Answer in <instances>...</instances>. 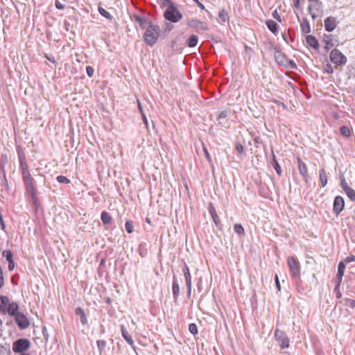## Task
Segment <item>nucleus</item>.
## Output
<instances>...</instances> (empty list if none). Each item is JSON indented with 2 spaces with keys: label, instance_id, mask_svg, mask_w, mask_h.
Segmentation results:
<instances>
[{
  "label": "nucleus",
  "instance_id": "473e14b6",
  "mask_svg": "<svg viewBox=\"0 0 355 355\" xmlns=\"http://www.w3.org/2000/svg\"><path fill=\"white\" fill-rule=\"evenodd\" d=\"M101 218L103 224L106 225L111 222L112 217L107 211H103L101 213Z\"/></svg>",
  "mask_w": 355,
  "mask_h": 355
},
{
  "label": "nucleus",
  "instance_id": "72a5a7b5",
  "mask_svg": "<svg viewBox=\"0 0 355 355\" xmlns=\"http://www.w3.org/2000/svg\"><path fill=\"white\" fill-rule=\"evenodd\" d=\"M96 344H97L98 349L99 351V354H100V355H102L103 351L105 350V349L106 347L107 343L105 340H97Z\"/></svg>",
  "mask_w": 355,
  "mask_h": 355
},
{
  "label": "nucleus",
  "instance_id": "bb28decb",
  "mask_svg": "<svg viewBox=\"0 0 355 355\" xmlns=\"http://www.w3.org/2000/svg\"><path fill=\"white\" fill-rule=\"evenodd\" d=\"M75 313L76 315H79L80 317V321L83 324H85L87 322V319L86 315L84 312V310L80 307H77L75 309Z\"/></svg>",
  "mask_w": 355,
  "mask_h": 355
},
{
  "label": "nucleus",
  "instance_id": "4c0bfd02",
  "mask_svg": "<svg viewBox=\"0 0 355 355\" xmlns=\"http://www.w3.org/2000/svg\"><path fill=\"white\" fill-rule=\"evenodd\" d=\"M125 228L128 233H132L134 230V225L132 222L130 220H127L125 223Z\"/></svg>",
  "mask_w": 355,
  "mask_h": 355
},
{
  "label": "nucleus",
  "instance_id": "864d4df0",
  "mask_svg": "<svg viewBox=\"0 0 355 355\" xmlns=\"http://www.w3.org/2000/svg\"><path fill=\"white\" fill-rule=\"evenodd\" d=\"M324 70H325V72L329 74H331L334 73V69H333L332 67L329 64H327L325 66Z\"/></svg>",
  "mask_w": 355,
  "mask_h": 355
},
{
  "label": "nucleus",
  "instance_id": "4be33fe9",
  "mask_svg": "<svg viewBox=\"0 0 355 355\" xmlns=\"http://www.w3.org/2000/svg\"><path fill=\"white\" fill-rule=\"evenodd\" d=\"M121 331L123 338L125 340V341L131 346H133L134 341L131 336L129 335L127 329H125L123 324H121Z\"/></svg>",
  "mask_w": 355,
  "mask_h": 355
},
{
  "label": "nucleus",
  "instance_id": "f03ea898",
  "mask_svg": "<svg viewBox=\"0 0 355 355\" xmlns=\"http://www.w3.org/2000/svg\"><path fill=\"white\" fill-rule=\"evenodd\" d=\"M287 263L290 269L292 279L295 280L300 279L301 266L299 261L294 257H288L287 259Z\"/></svg>",
  "mask_w": 355,
  "mask_h": 355
},
{
  "label": "nucleus",
  "instance_id": "37998d69",
  "mask_svg": "<svg viewBox=\"0 0 355 355\" xmlns=\"http://www.w3.org/2000/svg\"><path fill=\"white\" fill-rule=\"evenodd\" d=\"M3 255L6 257L8 262L12 261V253L10 250H4L3 252Z\"/></svg>",
  "mask_w": 355,
  "mask_h": 355
},
{
  "label": "nucleus",
  "instance_id": "7ed1b4c3",
  "mask_svg": "<svg viewBox=\"0 0 355 355\" xmlns=\"http://www.w3.org/2000/svg\"><path fill=\"white\" fill-rule=\"evenodd\" d=\"M311 2L312 3L308 6L307 10L311 15L312 19H314L322 15L323 4L320 0Z\"/></svg>",
  "mask_w": 355,
  "mask_h": 355
},
{
  "label": "nucleus",
  "instance_id": "052dcab7",
  "mask_svg": "<svg viewBox=\"0 0 355 355\" xmlns=\"http://www.w3.org/2000/svg\"><path fill=\"white\" fill-rule=\"evenodd\" d=\"M14 268H15V263H14L13 260H12V261H9V262H8V270L11 271V270H12Z\"/></svg>",
  "mask_w": 355,
  "mask_h": 355
},
{
  "label": "nucleus",
  "instance_id": "f3484780",
  "mask_svg": "<svg viewBox=\"0 0 355 355\" xmlns=\"http://www.w3.org/2000/svg\"><path fill=\"white\" fill-rule=\"evenodd\" d=\"M324 24L325 30L328 32L333 31L337 26L336 18L334 17H328Z\"/></svg>",
  "mask_w": 355,
  "mask_h": 355
},
{
  "label": "nucleus",
  "instance_id": "c9c22d12",
  "mask_svg": "<svg viewBox=\"0 0 355 355\" xmlns=\"http://www.w3.org/2000/svg\"><path fill=\"white\" fill-rule=\"evenodd\" d=\"M340 132L343 136L346 137H349L351 135V130L348 126H341L340 128Z\"/></svg>",
  "mask_w": 355,
  "mask_h": 355
},
{
  "label": "nucleus",
  "instance_id": "cd10ccee",
  "mask_svg": "<svg viewBox=\"0 0 355 355\" xmlns=\"http://www.w3.org/2000/svg\"><path fill=\"white\" fill-rule=\"evenodd\" d=\"M266 25L267 28L274 34L277 32L278 25L272 19H268L266 21Z\"/></svg>",
  "mask_w": 355,
  "mask_h": 355
},
{
  "label": "nucleus",
  "instance_id": "2eb2a0df",
  "mask_svg": "<svg viewBox=\"0 0 355 355\" xmlns=\"http://www.w3.org/2000/svg\"><path fill=\"white\" fill-rule=\"evenodd\" d=\"M17 152L18 155L19 162L20 166L21 168V170H26L28 169V165L26 162V158L25 153H24L22 148L20 146H17Z\"/></svg>",
  "mask_w": 355,
  "mask_h": 355
},
{
  "label": "nucleus",
  "instance_id": "3c124183",
  "mask_svg": "<svg viewBox=\"0 0 355 355\" xmlns=\"http://www.w3.org/2000/svg\"><path fill=\"white\" fill-rule=\"evenodd\" d=\"M94 69L91 66L86 67V72L89 77H92L94 75Z\"/></svg>",
  "mask_w": 355,
  "mask_h": 355
},
{
  "label": "nucleus",
  "instance_id": "4d7b16f0",
  "mask_svg": "<svg viewBox=\"0 0 355 355\" xmlns=\"http://www.w3.org/2000/svg\"><path fill=\"white\" fill-rule=\"evenodd\" d=\"M343 275H341L340 277L339 276V273H337L336 275V277H337V279H338V284L336 286V288L335 289H337L339 288L340 286V282H342V279H343Z\"/></svg>",
  "mask_w": 355,
  "mask_h": 355
},
{
  "label": "nucleus",
  "instance_id": "e2e57ef3",
  "mask_svg": "<svg viewBox=\"0 0 355 355\" xmlns=\"http://www.w3.org/2000/svg\"><path fill=\"white\" fill-rule=\"evenodd\" d=\"M293 6L295 8H299L300 7V0H293Z\"/></svg>",
  "mask_w": 355,
  "mask_h": 355
},
{
  "label": "nucleus",
  "instance_id": "6ab92c4d",
  "mask_svg": "<svg viewBox=\"0 0 355 355\" xmlns=\"http://www.w3.org/2000/svg\"><path fill=\"white\" fill-rule=\"evenodd\" d=\"M172 292L174 300H178L180 295V286L175 275L173 277Z\"/></svg>",
  "mask_w": 355,
  "mask_h": 355
},
{
  "label": "nucleus",
  "instance_id": "f704fd0d",
  "mask_svg": "<svg viewBox=\"0 0 355 355\" xmlns=\"http://www.w3.org/2000/svg\"><path fill=\"white\" fill-rule=\"evenodd\" d=\"M234 230L239 236L245 235V230L241 224H235L234 226Z\"/></svg>",
  "mask_w": 355,
  "mask_h": 355
},
{
  "label": "nucleus",
  "instance_id": "69168bd1",
  "mask_svg": "<svg viewBox=\"0 0 355 355\" xmlns=\"http://www.w3.org/2000/svg\"><path fill=\"white\" fill-rule=\"evenodd\" d=\"M138 108H139V111H140V112H141V115H142L143 114H144V111H143V110H142V107H141V103H140L139 102H138Z\"/></svg>",
  "mask_w": 355,
  "mask_h": 355
},
{
  "label": "nucleus",
  "instance_id": "20e7f679",
  "mask_svg": "<svg viewBox=\"0 0 355 355\" xmlns=\"http://www.w3.org/2000/svg\"><path fill=\"white\" fill-rule=\"evenodd\" d=\"M164 18L173 23L179 21L182 17V14L175 6L172 8H167L164 13Z\"/></svg>",
  "mask_w": 355,
  "mask_h": 355
},
{
  "label": "nucleus",
  "instance_id": "9d476101",
  "mask_svg": "<svg viewBox=\"0 0 355 355\" xmlns=\"http://www.w3.org/2000/svg\"><path fill=\"white\" fill-rule=\"evenodd\" d=\"M22 175L24 181V184L28 187L33 196H35V189L33 186V179L32 178L31 173L28 169L22 171Z\"/></svg>",
  "mask_w": 355,
  "mask_h": 355
},
{
  "label": "nucleus",
  "instance_id": "49530a36",
  "mask_svg": "<svg viewBox=\"0 0 355 355\" xmlns=\"http://www.w3.org/2000/svg\"><path fill=\"white\" fill-rule=\"evenodd\" d=\"M162 6H167V8H172L175 6L171 0H163Z\"/></svg>",
  "mask_w": 355,
  "mask_h": 355
},
{
  "label": "nucleus",
  "instance_id": "774afa93",
  "mask_svg": "<svg viewBox=\"0 0 355 355\" xmlns=\"http://www.w3.org/2000/svg\"><path fill=\"white\" fill-rule=\"evenodd\" d=\"M3 178H4V181H5L6 185L8 186V182H7V180L6 178V175H3Z\"/></svg>",
  "mask_w": 355,
  "mask_h": 355
},
{
  "label": "nucleus",
  "instance_id": "9b49d317",
  "mask_svg": "<svg viewBox=\"0 0 355 355\" xmlns=\"http://www.w3.org/2000/svg\"><path fill=\"white\" fill-rule=\"evenodd\" d=\"M184 276L185 278V282L187 288V297H190L191 293V287H192V283H191V275L190 273L189 268L188 266L186 264V263H184V266L182 268Z\"/></svg>",
  "mask_w": 355,
  "mask_h": 355
},
{
  "label": "nucleus",
  "instance_id": "de8ad7c7",
  "mask_svg": "<svg viewBox=\"0 0 355 355\" xmlns=\"http://www.w3.org/2000/svg\"><path fill=\"white\" fill-rule=\"evenodd\" d=\"M340 185H341V187H342V189H343V191H347V189L350 188V187L347 185V182H346V181H345V178H343L341 179V180H340Z\"/></svg>",
  "mask_w": 355,
  "mask_h": 355
},
{
  "label": "nucleus",
  "instance_id": "4468645a",
  "mask_svg": "<svg viewBox=\"0 0 355 355\" xmlns=\"http://www.w3.org/2000/svg\"><path fill=\"white\" fill-rule=\"evenodd\" d=\"M297 161L300 174L302 176L304 180L308 182L309 174L306 164L299 157L297 158Z\"/></svg>",
  "mask_w": 355,
  "mask_h": 355
},
{
  "label": "nucleus",
  "instance_id": "ea45409f",
  "mask_svg": "<svg viewBox=\"0 0 355 355\" xmlns=\"http://www.w3.org/2000/svg\"><path fill=\"white\" fill-rule=\"evenodd\" d=\"M345 263L343 261H340L338 266V273H339V276L344 275L345 269Z\"/></svg>",
  "mask_w": 355,
  "mask_h": 355
},
{
  "label": "nucleus",
  "instance_id": "1a4fd4ad",
  "mask_svg": "<svg viewBox=\"0 0 355 355\" xmlns=\"http://www.w3.org/2000/svg\"><path fill=\"white\" fill-rule=\"evenodd\" d=\"M15 322L21 329H25L30 325L28 318L22 312L18 313L14 316Z\"/></svg>",
  "mask_w": 355,
  "mask_h": 355
},
{
  "label": "nucleus",
  "instance_id": "a211bd4d",
  "mask_svg": "<svg viewBox=\"0 0 355 355\" xmlns=\"http://www.w3.org/2000/svg\"><path fill=\"white\" fill-rule=\"evenodd\" d=\"M208 209H209V214L211 215L215 225L218 228L220 229L222 227V224L220 221V218L216 213V211L214 207L211 204H210Z\"/></svg>",
  "mask_w": 355,
  "mask_h": 355
},
{
  "label": "nucleus",
  "instance_id": "a18cd8bd",
  "mask_svg": "<svg viewBox=\"0 0 355 355\" xmlns=\"http://www.w3.org/2000/svg\"><path fill=\"white\" fill-rule=\"evenodd\" d=\"M343 262L347 264V263H352V262H355V256L354 255H349L348 257H347Z\"/></svg>",
  "mask_w": 355,
  "mask_h": 355
},
{
  "label": "nucleus",
  "instance_id": "b1692460",
  "mask_svg": "<svg viewBox=\"0 0 355 355\" xmlns=\"http://www.w3.org/2000/svg\"><path fill=\"white\" fill-rule=\"evenodd\" d=\"M270 164L273 166V168H275V170L277 172V173L278 174V175L281 176L282 175L281 166H280V164L278 163V162L276 159V156L273 152H272V158L270 161Z\"/></svg>",
  "mask_w": 355,
  "mask_h": 355
},
{
  "label": "nucleus",
  "instance_id": "423d86ee",
  "mask_svg": "<svg viewBox=\"0 0 355 355\" xmlns=\"http://www.w3.org/2000/svg\"><path fill=\"white\" fill-rule=\"evenodd\" d=\"M330 60L338 66H343L347 63V58L337 49L331 51Z\"/></svg>",
  "mask_w": 355,
  "mask_h": 355
},
{
  "label": "nucleus",
  "instance_id": "0e129e2a",
  "mask_svg": "<svg viewBox=\"0 0 355 355\" xmlns=\"http://www.w3.org/2000/svg\"><path fill=\"white\" fill-rule=\"evenodd\" d=\"M193 1L197 3L198 6L200 9H202V10H204V9H205V6H204V5H203L202 3H200L198 0H193Z\"/></svg>",
  "mask_w": 355,
  "mask_h": 355
},
{
  "label": "nucleus",
  "instance_id": "c03bdc74",
  "mask_svg": "<svg viewBox=\"0 0 355 355\" xmlns=\"http://www.w3.org/2000/svg\"><path fill=\"white\" fill-rule=\"evenodd\" d=\"M289 67L292 69H297L296 63L293 60H289L288 58H287V60H286V67Z\"/></svg>",
  "mask_w": 355,
  "mask_h": 355
},
{
  "label": "nucleus",
  "instance_id": "338daca9",
  "mask_svg": "<svg viewBox=\"0 0 355 355\" xmlns=\"http://www.w3.org/2000/svg\"><path fill=\"white\" fill-rule=\"evenodd\" d=\"M341 296H342V294H341V293L338 291L337 292V293H336V297H337L338 298H340V297H341Z\"/></svg>",
  "mask_w": 355,
  "mask_h": 355
},
{
  "label": "nucleus",
  "instance_id": "f257e3e1",
  "mask_svg": "<svg viewBox=\"0 0 355 355\" xmlns=\"http://www.w3.org/2000/svg\"><path fill=\"white\" fill-rule=\"evenodd\" d=\"M137 20L141 22V25L144 24L148 25L144 35V40L146 44L153 46L157 42L160 35L161 30L159 26L145 19L138 18Z\"/></svg>",
  "mask_w": 355,
  "mask_h": 355
},
{
  "label": "nucleus",
  "instance_id": "603ef678",
  "mask_svg": "<svg viewBox=\"0 0 355 355\" xmlns=\"http://www.w3.org/2000/svg\"><path fill=\"white\" fill-rule=\"evenodd\" d=\"M55 8L58 10H63L65 7L63 3H62L60 1H59L58 0L55 1Z\"/></svg>",
  "mask_w": 355,
  "mask_h": 355
},
{
  "label": "nucleus",
  "instance_id": "39448f33",
  "mask_svg": "<svg viewBox=\"0 0 355 355\" xmlns=\"http://www.w3.org/2000/svg\"><path fill=\"white\" fill-rule=\"evenodd\" d=\"M275 339L281 349L288 348L290 345V339L283 331L276 329L275 331Z\"/></svg>",
  "mask_w": 355,
  "mask_h": 355
},
{
  "label": "nucleus",
  "instance_id": "393cba45",
  "mask_svg": "<svg viewBox=\"0 0 355 355\" xmlns=\"http://www.w3.org/2000/svg\"><path fill=\"white\" fill-rule=\"evenodd\" d=\"M300 28L302 33H309L311 32V26L306 18H303L300 22Z\"/></svg>",
  "mask_w": 355,
  "mask_h": 355
},
{
  "label": "nucleus",
  "instance_id": "09e8293b",
  "mask_svg": "<svg viewBox=\"0 0 355 355\" xmlns=\"http://www.w3.org/2000/svg\"><path fill=\"white\" fill-rule=\"evenodd\" d=\"M203 152L205 153V156L207 160L210 163L211 162V158L208 152V150L207 149V148L205 146H203Z\"/></svg>",
  "mask_w": 355,
  "mask_h": 355
},
{
  "label": "nucleus",
  "instance_id": "c756f323",
  "mask_svg": "<svg viewBox=\"0 0 355 355\" xmlns=\"http://www.w3.org/2000/svg\"><path fill=\"white\" fill-rule=\"evenodd\" d=\"M229 114L230 111L227 110H223L218 114V115L216 117V119L220 125L226 127L225 125H223V119H225L229 115Z\"/></svg>",
  "mask_w": 355,
  "mask_h": 355
},
{
  "label": "nucleus",
  "instance_id": "2f4dec72",
  "mask_svg": "<svg viewBox=\"0 0 355 355\" xmlns=\"http://www.w3.org/2000/svg\"><path fill=\"white\" fill-rule=\"evenodd\" d=\"M198 42V37L195 35H191L187 40V44L189 47H195Z\"/></svg>",
  "mask_w": 355,
  "mask_h": 355
},
{
  "label": "nucleus",
  "instance_id": "79ce46f5",
  "mask_svg": "<svg viewBox=\"0 0 355 355\" xmlns=\"http://www.w3.org/2000/svg\"><path fill=\"white\" fill-rule=\"evenodd\" d=\"M56 180L59 183L68 184L70 182V180L67 177L63 175L57 176Z\"/></svg>",
  "mask_w": 355,
  "mask_h": 355
},
{
  "label": "nucleus",
  "instance_id": "e433bc0d",
  "mask_svg": "<svg viewBox=\"0 0 355 355\" xmlns=\"http://www.w3.org/2000/svg\"><path fill=\"white\" fill-rule=\"evenodd\" d=\"M345 192L351 200L355 202V191L352 188L347 189Z\"/></svg>",
  "mask_w": 355,
  "mask_h": 355
},
{
  "label": "nucleus",
  "instance_id": "f8f14e48",
  "mask_svg": "<svg viewBox=\"0 0 355 355\" xmlns=\"http://www.w3.org/2000/svg\"><path fill=\"white\" fill-rule=\"evenodd\" d=\"M345 207V201L343 197L336 196L334 200L333 211L336 215H338Z\"/></svg>",
  "mask_w": 355,
  "mask_h": 355
},
{
  "label": "nucleus",
  "instance_id": "aec40b11",
  "mask_svg": "<svg viewBox=\"0 0 355 355\" xmlns=\"http://www.w3.org/2000/svg\"><path fill=\"white\" fill-rule=\"evenodd\" d=\"M19 305L16 302H11L8 304L6 309V313H8L10 316H15L18 313H19Z\"/></svg>",
  "mask_w": 355,
  "mask_h": 355
},
{
  "label": "nucleus",
  "instance_id": "ddd939ff",
  "mask_svg": "<svg viewBox=\"0 0 355 355\" xmlns=\"http://www.w3.org/2000/svg\"><path fill=\"white\" fill-rule=\"evenodd\" d=\"M274 51H275L274 57H275V61L279 65L286 67V60L288 58L283 53H282L279 48L275 47Z\"/></svg>",
  "mask_w": 355,
  "mask_h": 355
},
{
  "label": "nucleus",
  "instance_id": "5701e85b",
  "mask_svg": "<svg viewBox=\"0 0 355 355\" xmlns=\"http://www.w3.org/2000/svg\"><path fill=\"white\" fill-rule=\"evenodd\" d=\"M10 304L9 298L7 296H0V311L5 313H6V309Z\"/></svg>",
  "mask_w": 355,
  "mask_h": 355
},
{
  "label": "nucleus",
  "instance_id": "0eeeda50",
  "mask_svg": "<svg viewBox=\"0 0 355 355\" xmlns=\"http://www.w3.org/2000/svg\"><path fill=\"white\" fill-rule=\"evenodd\" d=\"M188 27L193 28L196 32L201 33L209 30L207 23L196 19H189L187 21Z\"/></svg>",
  "mask_w": 355,
  "mask_h": 355
},
{
  "label": "nucleus",
  "instance_id": "8fccbe9b",
  "mask_svg": "<svg viewBox=\"0 0 355 355\" xmlns=\"http://www.w3.org/2000/svg\"><path fill=\"white\" fill-rule=\"evenodd\" d=\"M273 18H275L276 20H277L278 21L281 22L282 21V18H281V16L279 14V12H277V10H275V11H273L272 14Z\"/></svg>",
  "mask_w": 355,
  "mask_h": 355
},
{
  "label": "nucleus",
  "instance_id": "5fc2aeb1",
  "mask_svg": "<svg viewBox=\"0 0 355 355\" xmlns=\"http://www.w3.org/2000/svg\"><path fill=\"white\" fill-rule=\"evenodd\" d=\"M346 302H347V304L348 306H349L351 308L353 309L355 307V300H352V299H347Z\"/></svg>",
  "mask_w": 355,
  "mask_h": 355
},
{
  "label": "nucleus",
  "instance_id": "13d9d810",
  "mask_svg": "<svg viewBox=\"0 0 355 355\" xmlns=\"http://www.w3.org/2000/svg\"><path fill=\"white\" fill-rule=\"evenodd\" d=\"M275 280L276 288H277L278 291H280L281 286H280V283H279V280L277 275H275Z\"/></svg>",
  "mask_w": 355,
  "mask_h": 355
},
{
  "label": "nucleus",
  "instance_id": "a878e982",
  "mask_svg": "<svg viewBox=\"0 0 355 355\" xmlns=\"http://www.w3.org/2000/svg\"><path fill=\"white\" fill-rule=\"evenodd\" d=\"M319 178L321 187H324L327 184L328 178L324 168L320 169Z\"/></svg>",
  "mask_w": 355,
  "mask_h": 355
},
{
  "label": "nucleus",
  "instance_id": "a19ab883",
  "mask_svg": "<svg viewBox=\"0 0 355 355\" xmlns=\"http://www.w3.org/2000/svg\"><path fill=\"white\" fill-rule=\"evenodd\" d=\"M189 331L191 334L196 335L198 332L196 324L194 323H191L189 325Z\"/></svg>",
  "mask_w": 355,
  "mask_h": 355
},
{
  "label": "nucleus",
  "instance_id": "412c9836",
  "mask_svg": "<svg viewBox=\"0 0 355 355\" xmlns=\"http://www.w3.org/2000/svg\"><path fill=\"white\" fill-rule=\"evenodd\" d=\"M306 41L307 42V44L311 46L312 47L313 49H314L315 50H317L319 49V43H318V40L313 35H307L306 37Z\"/></svg>",
  "mask_w": 355,
  "mask_h": 355
},
{
  "label": "nucleus",
  "instance_id": "c85d7f7f",
  "mask_svg": "<svg viewBox=\"0 0 355 355\" xmlns=\"http://www.w3.org/2000/svg\"><path fill=\"white\" fill-rule=\"evenodd\" d=\"M148 244L146 243H141L139 245L138 252L141 257H144L148 254Z\"/></svg>",
  "mask_w": 355,
  "mask_h": 355
},
{
  "label": "nucleus",
  "instance_id": "6e6552de",
  "mask_svg": "<svg viewBox=\"0 0 355 355\" xmlns=\"http://www.w3.org/2000/svg\"><path fill=\"white\" fill-rule=\"evenodd\" d=\"M30 341L26 338H19L12 344V351L15 353H22L30 347Z\"/></svg>",
  "mask_w": 355,
  "mask_h": 355
},
{
  "label": "nucleus",
  "instance_id": "bf43d9fd",
  "mask_svg": "<svg viewBox=\"0 0 355 355\" xmlns=\"http://www.w3.org/2000/svg\"><path fill=\"white\" fill-rule=\"evenodd\" d=\"M44 57H45L48 60H49L51 62H52V63H55V60L54 57H53V56H49L48 54H45V55H44Z\"/></svg>",
  "mask_w": 355,
  "mask_h": 355
},
{
  "label": "nucleus",
  "instance_id": "dca6fc26",
  "mask_svg": "<svg viewBox=\"0 0 355 355\" xmlns=\"http://www.w3.org/2000/svg\"><path fill=\"white\" fill-rule=\"evenodd\" d=\"M323 42L324 43V48L327 50L335 46L337 40L333 35H324L323 37Z\"/></svg>",
  "mask_w": 355,
  "mask_h": 355
},
{
  "label": "nucleus",
  "instance_id": "58836bf2",
  "mask_svg": "<svg viewBox=\"0 0 355 355\" xmlns=\"http://www.w3.org/2000/svg\"><path fill=\"white\" fill-rule=\"evenodd\" d=\"M98 11H99V13L104 17L109 19H112V17L110 15V13L108 11H107L106 10H105L104 8L99 7Z\"/></svg>",
  "mask_w": 355,
  "mask_h": 355
},
{
  "label": "nucleus",
  "instance_id": "6e6d98bb",
  "mask_svg": "<svg viewBox=\"0 0 355 355\" xmlns=\"http://www.w3.org/2000/svg\"><path fill=\"white\" fill-rule=\"evenodd\" d=\"M236 149L239 154H242L243 153V146L241 144H236Z\"/></svg>",
  "mask_w": 355,
  "mask_h": 355
},
{
  "label": "nucleus",
  "instance_id": "680f3d73",
  "mask_svg": "<svg viewBox=\"0 0 355 355\" xmlns=\"http://www.w3.org/2000/svg\"><path fill=\"white\" fill-rule=\"evenodd\" d=\"M142 119H143V121H144V122L145 123L146 128H148V119H147V117L145 115V114H142Z\"/></svg>",
  "mask_w": 355,
  "mask_h": 355
},
{
  "label": "nucleus",
  "instance_id": "7c9ffc66",
  "mask_svg": "<svg viewBox=\"0 0 355 355\" xmlns=\"http://www.w3.org/2000/svg\"><path fill=\"white\" fill-rule=\"evenodd\" d=\"M229 20V17L227 13L225 12V10H222L218 13V21L219 23L223 24L226 21Z\"/></svg>",
  "mask_w": 355,
  "mask_h": 355
}]
</instances>
